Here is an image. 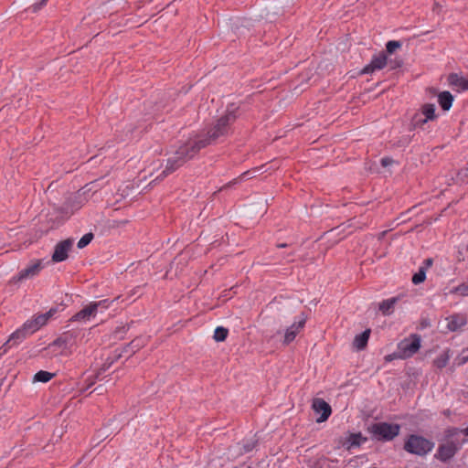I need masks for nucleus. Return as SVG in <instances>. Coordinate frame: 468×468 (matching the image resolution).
I'll use <instances>...</instances> for the list:
<instances>
[{
  "mask_svg": "<svg viewBox=\"0 0 468 468\" xmlns=\"http://www.w3.org/2000/svg\"><path fill=\"white\" fill-rule=\"evenodd\" d=\"M227 125V119H218L213 128L207 132L206 137L204 135H196L194 138H190L186 144L179 146L174 156L167 160L165 169L163 171L162 175L165 176L171 174L182 166L186 161L192 159L200 149L223 135Z\"/></svg>",
  "mask_w": 468,
  "mask_h": 468,
  "instance_id": "1",
  "label": "nucleus"
},
{
  "mask_svg": "<svg viewBox=\"0 0 468 468\" xmlns=\"http://www.w3.org/2000/svg\"><path fill=\"white\" fill-rule=\"evenodd\" d=\"M434 448V442L420 435H410L404 443V450L411 454L424 456Z\"/></svg>",
  "mask_w": 468,
  "mask_h": 468,
  "instance_id": "2",
  "label": "nucleus"
},
{
  "mask_svg": "<svg viewBox=\"0 0 468 468\" xmlns=\"http://www.w3.org/2000/svg\"><path fill=\"white\" fill-rule=\"evenodd\" d=\"M369 433L378 441H391L397 437L400 431L399 424L378 422L368 427Z\"/></svg>",
  "mask_w": 468,
  "mask_h": 468,
  "instance_id": "3",
  "label": "nucleus"
},
{
  "mask_svg": "<svg viewBox=\"0 0 468 468\" xmlns=\"http://www.w3.org/2000/svg\"><path fill=\"white\" fill-rule=\"evenodd\" d=\"M109 307L108 300H101L99 302L90 303L80 312H78L71 320L74 322H80L81 324H85L94 318L99 312H102L103 310Z\"/></svg>",
  "mask_w": 468,
  "mask_h": 468,
  "instance_id": "4",
  "label": "nucleus"
},
{
  "mask_svg": "<svg viewBox=\"0 0 468 468\" xmlns=\"http://www.w3.org/2000/svg\"><path fill=\"white\" fill-rule=\"evenodd\" d=\"M462 443L458 441H448L438 447L434 457L441 462L446 463L451 460L456 452L461 449Z\"/></svg>",
  "mask_w": 468,
  "mask_h": 468,
  "instance_id": "5",
  "label": "nucleus"
},
{
  "mask_svg": "<svg viewBox=\"0 0 468 468\" xmlns=\"http://www.w3.org/2000/svg\"><path fill=\"white\" fill-rule=\"evenodd\" d=\"M42 261L37 260L29 263L25 269L21 270L19 273L12 278V282H17L23 280L31 279L37 275L42 270Z\"/></svg>",
  "mask_w": 468,
  "mask_h": 468,
  "instance_id": "6",
  "label": "nucleus"
},
{
  "mask_svg": "<svg viewBox=\"0 0 468 468\" xmlns=\"http://www.w3.org/2000/svg\"><path fill=\"white\" fill-rule=\"evenodd\" d=\"M403 356H410L418 352L420 347V337L417 335H411L409 339H404L399 346Z\"/></svg>",
  "mask_w": 468,
  "mask_h": 468,
  "instance_id": "7",
  "label": "nucleus"
},
{
  "mask_svg": "<svg viewBox=\"0 0 468 468\" xmlns=\"http://www.w3.org/2000/svg\"><path fill=\"white\" fill-rule=\"evenodd\" d=\"M388 64V56L384 53H378L372 57L368 65H367L361 71L362 74L373 73L376 70L384 69Z\"/></svg>",
  "mask_w": 468,
  "mask_h": 468,
  "instance_id": "8",
  "label": "nucleus"
},
{
  "mask_svg": "<svg viewBox=\"0 0 468 468\" xmlns=\"http://www.w3.org/2000/svg\"><path fill=\"white\" fill-rule=\"evenodd\" d=\"M312 408L316 414H320L316 419L317 422L325 421L332 412L330 405L323 399H314L313 400Z\"/></svg>",
  "mask_w": 468,
  "mask_h": 468,
  "instance_id": "9",
  "label": "nucleus"
},
{
  "mask_svg": "<svg viewBox=\"0 0 468 468\" xmlns=\"http://www.w3.org/2000/svg\"><path fill=\"white\" fill-rule=\"evenodd\" d=\"M72 245L73 240L69 239L58 242L55 247L52 255V261L55 262H60L65 261L68 258V253L70 250Z\"/></svg>",
  "mask_w": 468,
  "mask_h": 468,
  "instance_id": "10",
  "label": "nucleus"
},
{
  "mask_svg": "<svg viewBox=\"0 0 468 468\" xmlns=\"http://www.w3.org/2000/svg\"><path fill=\"white\" fill-rule=\"evenodd\" d=\"M27 336V333L23 330L22 327L16 329L8 338V340L1 346L0 352L5 353L8 348L18 345L21 343Z\"/></svg>",
  "mask_w": 468,
  "mask_h": 468,
  "instance_id": "11",
  "label": "nucleus"
},
{
  "mask_svg": "<svg viewBox=\"0 0 468 468\" xmlns=\"http://www.w3.org/2000/svg\"><path fill=\"white\" fill-rule=\"evenodd\" d=\"M305 324V319L302 318L298 322L292 324L289 328H287L284 335V343L289 344L294 340L297 334L303 328Z\"/></svg>",
  "mask_w": 468,
  "mask_h": 468,
  "instance_id": "12",
  "label": "nucleus"
},
{
  "mask_svg": "<svg viewBox=\"0 0 468 468\" xmlns=\"http://www.w3.org/2000/svg\"><path fill=\"white\" fill-rule=\"evenodd\" d=\"M447 328L450 331H456L461 327L464 326L467 323L466 317L463 314H454L450 316L448 319Z\"/></svg>",
  "mask_w": 468,
  "mask_h": 468,
  "instance_id": "13",
  "label": "nucleus"
},
{
  "mask_svg": "<svg viewBox=\"0 0 468 468\" xmlns=\"http://www.w3.org/2000/svg\"><path fill=\"white\" fill-rule=\"evenodd\" d=\"M453 96L450 91H441L438 95V102L442 110L448 111L452 105Z\"/></svg>",
  "mask_w": 468,
  "mask_h": 468,
  "instance_id": "14",
  "label": "nucleus"
},
{
  "mask_svg": "<svg viewBox=\"0 0 468 468\" xmlns=\"http://www.w3.org/2000/svg\"><path fill=\"white\" fill-rule=\"evenodd\" d=\"M370 335V330H365L363 333L356 335L353 345L357 350H362L366 347Z\"/></svg>",
  "mask_w": 468,
  "mask_h": 468,
  "instance_id": "15",
  "label": "nucleus"
},
{
  "mask_svg": "<svg viewBox=\"0 0 468 468\" xmlns=\"http://www.w3.org/2000/svg\"><path fill=\"white\" fill-rule=\"evenodd\" d=\"M452 356L450 349L442 351L434 360L433 365L437 368H443L447 366Z\"/></svg>",
  "mask_w": 468,
  "mask_h": 468,
  "instance_id": "16",
  "label": "nucleus"
},
{
  "mask_svg": "<svg viewBox=\"0 0 468 468\" xmlns=\"http://www.w3.org/2000/svg\"><path fill=\"white\" fill-rule=\"evenodd\" d=\"M396 303H397V298H395V297L384 300L379 303V310L384 314H388L392 311Z\"/></svg>",
  "mask_w": 468,
  "mask_h": 468,
  "instance_id": "17",
  "label": "nucleus"
},
{
  "mask_svg": "<svg viewBox=\"0 0 468 468\" xmlns=\"http://www.w3.org/2000/svg\"><path fill=\"white\" fill-rule=\"evenodd\" d=\"M21 327L27 333V335H30L33 333L37 332L38 329H40L36 321L34 320V317L25 322Z\"/></svg>",
  "mask_w": 468,
  "mask_h": 468,
  "instance_id": "18",
  "label": "nucleus"
},
{
  "mask_svg": "<svg viewBox=\"0 0 468 468\" xmlns=\"http://www.w3.org/2000/svg\"><path fill=\"white\" fill-rule=\"evenodd\" d=\"M21 327L27 333V335H30L33 333L37 332L38 329H40L36 321L34 320V317L25 322Z\"/></svg>",
  "mask_w": 468,
  "mask_h": 468,
  "instance_id": "19",
  "label": "nucleus"
},
{
  "mask_svg": "<svg viewBox=\"0 0 468 468\" xmlns=\"http://www.w3.org/2000/svg\"><path fill=\"white\" fill-rule=\"evenodd\" d=\"M53 377H54V374L48 372V371L40 370L35 374L33 380L35 382L46 383V382L49 381Z\"/></svg>",
  "mask_w": 468,
  "mask_h": 468,
  "instance_id": "20",
  "label": "nucleus"
},
{
  "mask_svg": "<svg viewBox=\"0 0 468 468\" xmlns=\"http://www.w3.org/2000/svg\"><path fill=\"white\" fill-rule=\"evenodd\" d=\"M367 441V438L363 437L361 433L351 434L348 438L349 448L359 446Z\"/></svg>",
  "mask_w": 468,
  "mask_h": 468,
  "instance_id": "21",
  "label": "nucleus"
},
{
  "mask_svg": "<svg viewBox=\"0 0 468 468\" xmlns=\"http://www.w3.org/2000/svg\"><path fill=\"white\" fill-rule=\"evenodd\" d=\"M228 329L222 326H218L214 331V339L217 342L224 341L228 336Z\"/></svg>",
  "mask_w": 468,
  "mask_h": 468,
  "instance_id": "22",
  "label": "nucleus"
},
{
  "mask_svg": "<svg viewBox=\"0 0 468 468\" xmlns=\"http://www.w3.org/2000/svg\"><path fill=\"white\" fill-rule=\"evenodd\" d=\"M463 433L465 436H467L466 439H463L462 441H460V443H462V445L463 443H466L468 441V427L466 429H463V430H458V429H452V430H449L447 431V436L449 438H452L454 436H456L458 433Z\"/></svg>",
  "mask_w": 468,
  "mask_h": 468,
  "instance_id": "23",
  "label": "nucleus"
},
{
  "mask_svg": "<svg viewBox=\"0 0 468 468\" xmlns=\"http://www.w3.org/2000/svg\"><path fill=\"white\" fill-rule=\"evenodd\" d=\"M452 293H457L462 296H468V282L462 283L452 290Z\"/></svg>",
  "mask_w": 468,
  "mask_h": 468,
  "instance_id": "24",
  "label": "nucleus"
},
{
  "mask_svg": "<svg viewBox=\"0 0 468 468\" xmlns=\"http://www.w3.org/2000/svg\"><path fill=\"white\" fill-rule=\"evenodd\" d=\"M422 114L425 116V117H435L434 116V113H435V105L434 104H431V103H428V104H424L422 106Z\"/></svg>",
  "mask_w": 468,
  "mask_h": 468,
  "instance_id": "25",
  "label": "nucleus"
},
{
  "mask_svg": "<svg viewBox=\"0 0 468 468\" xmlns=\"http://www.w3.org/2000/svg\"><path fill=\"white\" fill-rule=\"evenodd\" d=\"M400 47L401 43L399 41L390 40L386 44V50L388 54H392Z\"/></svg>",
  "mask_w": 468,
  "mask_h": 468,
  "instance_id": "26",
  "label": "nucleus"
},
{
  "mask_svg": "<svg viewBox=\"0 0 468 468\" xmlns=\"http://www.w3.org/2000/svg\"><path fill=\"white\" fill-rule=\"evenodd\" d=\"M93 239L92 233H87L84 236L81 237V239L78 242V248L83 249L85 248Z\"/></svg>",
  "mask_w": 468,
  "mask_h": 468,
  "instance_id": "27",
  "label": "nucleus"
},
{
  "mask_svg": "<svg viewBox=\"0 0 468 468\" xmlns=\"http://www.w3.org/2000/svg\"><path fill=\"white\" fill-rule=\"evenodd\" d=\"M426 278V273L424 269L420 268L417 273H415L412 277V282L414 284H420L424 282Z\"/></svg>",
  "mask_w": 468,
  "mask_h": 468,
  "instance_id": "28",
  "label": "nucleus"
},
{
  "mask_svg": "<svg viewBox=\"0 0 468 468\" xmlns=\"http://www.w3.org/2000/svg\"><path fill=\"white\" fill-rule=\"evenodd\" d=\"M255 443L256 442L254 441H250L248 443H244L243 444V451L239 450V454H242L244 452H248L251 451L254 448Z\"/></svg>",
  "mask_w": 468,
  "mask_h": 468,
  "instance_id": "29",
  "label": "nucleus"
},
{
  "mask_svg": "<svg viewBox=\"0 0 468 468\" xmlns=\"http://www.w3.org/2000/svg\"><path fill=\"white\" fill-rule=\"evenodd\" d=\"M34 320L37 324L38 327L41 328L43 325L47 324L45 316L41 314H37L34 316Z\"/></svg>",
  "mask_w": 468,
  "mask_h": 468,
  "instance_id": "30",
  "label": "nucleus"
},
{
  "mask_svg": "<svg viewBox=\"0 0 468 468\" xmlns=\"http://www.w3.org/2000/svg\"><path fill=\"white\" fill-rule=\"evenodd\" d=\"M48 0H41L40 3L32 5L29 8L32 9L33 12H37L42 6L47 4Z\"/></svg>",
  "mask_w": 468,
  "mask_h": 468,
  "instance_id": "31",
  "label": "nucleus"
},
{
  "mask_svg": "<svg viewBox=\"0 0 468 468\" xmlns=\"http://www.w3.org/2000/svg\"><path fill=\"white\" fill-rule=\"evenodd\" d=\"M58 312L57 308H51L49 311H48L45 314H42L43 316H45L46 321L48 322L53 315Z\"/></svg>",
  "mask_w": 468,
  "mask_h": 468,
  "instance_id": "32",
  "label": "nucleus"
},
{
  "mask_svg": "<svg viewBox=\"0 0 468 468\" xmlns=\"http://www.w3.org/2000/svg\"><path fill=\"white\" fill-rule=\"evenodd\" d=\"M455 361L457 366H463L468 362V356H458Z\"/></svg>",
  "mask_w": 468,
  "mask_h": 468,
  "instance_id": "33",
  "label": "nucleus"
},
{
  "mask_svg": "<svg viewBox=\"0 0 468 468\" xmlns=\"http://www.w3.org/2000/svg\"><path fill=\"white\" fill-rule=\"evenodd\" d=\"M395 164V161L392 158L385 157L381 159V165L385 167Z\"/></svg>",
  "mask_w": 468,
  "mask_h": 468,
  "instance_id": "34",
  "label": "nucleus"
},
{
  "mask_svg": "<svg viewBox=\"0 0 468 468\" xmlns=\"http://www.w3.org/2000/svg\"><path fill=\"white\" fill-rule=\"evenodd\" d=\"M254 173L255 171H247L245 173L242 174V178H250L252 176H254Z\"/></svg>",
  "mask_w": 468,
  "mask_h": 468,
  "instance_id": "35",
  "label": "nucleus"
},
{
  "mask_svg": "<svg viewBox=\"0 0 468 468\" xmlns=\"http://www.w3.org/2000/svg\"><path fill=\"white\" fill-rule=\"evenodd\" d=\"M228 114L225 117H230L232 114H234V110L230 109V107L228 108Z\"/></svg>",
  "mask_w": 468,
  "mask_h": 468,
  "instance_id": "36",
  "label": "nucleus"
},
{
  "mask_svg": "<svg viewBox=\"0 0 468 468\" xmlns=\"http://www.w3.org/2000/svg\"><path fill=\"white\" fill-rule=\"evenodd\" d=\"M457 259H458V261H463V260H464V258L463 257V255H462V252H461V251H459L458 256H457Z\"/></svg>",
  "mask_w": 468,
  "mask_h": 468,
  "instance_id": "37",
  "label": "nucleus"
},
{
  "mask_svg": "<svg viewBox=\"0 0 468 468\" xmlns=\"http://www.w3.org/2000/svg\"><path fill=\"white\" fill-rule=\"evenodd\" d=\"M431 264H432V260L427 259V266L430 267V266H431Z\"/></svg>",
  "mask_w": 468,
  "mask_h": 468,
  "instance_id": "38",
  "label": "nucleus"
},
{
  "mask_svg": "<svg viewBox=\"0 0 468 468\" xmlns=\"http://www.w3.org/2000/svg\"><path fill=\"white\" fill-rule=\"evenodd\" d=\"M428 120H429L428 118L423 119L422 123L427 122Z\"/></svg>",
  "mask_w": 468,
  "mask_h": 468,
  "instance_id": "39",
  "label": "nucleus"
},
{
  "mask_svg": "<svg viewBox=\"0 0 468 468\" xmlns=\"http://www.w3.org/2000/svg\"><path fill=\"white\" fill-rule=\"evenodd\" d=\"M279 247L283 248L285 247V244H280Z\"/></svg>",
  "mask_w": 468,
  "mask_h": 468,
  "instance_id": "40",
  "label": "nucleus"
}]
</instances>
